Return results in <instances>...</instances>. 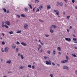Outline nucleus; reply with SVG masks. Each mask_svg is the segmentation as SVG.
<instances>
[{"mask_svg": "<svg viewBox=\"0 0 77 77\" xmlns=\"http://www.w3.org/2000/svg\"><path fill=\"white\" fill-rule=\"evenodd\" d=\"M54 12H56V14H57V15H59V14H60L59 13V11H58V10H54Z\"/></svg>", "mask_w": 77, "mask_h": 77, "instance_id": "nucleus-2", "label": "nucleus"}, {"mask_svg": "<svg viewBox=\"0 0 77 77\" xmlns=\"http://www.w3.org/2000/svg\"><path fill=\"white\" fill-rule=\"evenodd\" d=\"M53 54L54 55L56 54V51L55 50H54L53 51Z\"/></svg>", "mask_w": 77, "mask_h": 77, "instance_id": "nucleus-23", "label": "nucleus"}, {"mask_svg": "<svg viewBox=\"0 0 77 77\" xmlns=\"http://www.w3.org/2000/svg\"><path fill=\"white\" fill-rule=\"evenodd\" d=\"M5 27H6V28H7V29H9V26L6 25H5Z\"/></svg>", "mask_w": 77, "mask_h": 77, "instance_id": "nucleus-30", "label": "nucleus"}, {"mask_svg": "<svg viewBox=\"0 0 77 77\" xmlns=\"http://www.w3.org/2000/svg\"><path fill=\"white\" fill-rule=\"evenodd\" d=\"M2 27H5V24H4V22H2Z\"/></svg>", "mask_w": 77, "mask_h": 77, "instance_id": "nucleus-19", "label": "nucleus"}, {"mask_svg": "<svg viewBox=\"0 0 77 77\" xmlns=\"http://www.w3.org/2000/svg\"><path fill=\"white\" fill-rule=\"evenodd\" d=\"M5 23L6 24H7L8 26H10V22L9 21H5Z\"/></svg>", "mask_w": 77, "mask_h": 77, "instance_id": "nucleus-4", "label": "nucleus"}, {"mask_svg": "<svg viewBox=\"0 0 77 77\" xmlns=\"http://www.w3.org/2000/svg\"><path fill=\"white\" fill-rule=\"evenodd\" d=\"M75 9H77V6H75Z\"/></svg>", "mask_w": 77, "mask_h": 77, "instance_id": "nucleus-64", "label": "nucleus"}, {"mask_svg": "<svg viewBox=\"0 0 77 77\" xmlns=\"http://www.w3.org/2000/svg\"><path fill=\"white\" fill-rule=\"evenodd\" d=\"M2 44L3 45H5V42H2Z\"/></svg>", "mask_w": 77, "mask_h": 77, "instance_id": "nucleus-37", "label": "nucleus"}, {"mask_svg": "<svg viewBox=\"0 0 77 77\" xmlns=\"http://www.w3.org/2000/svg\"><path fill=\"white\" fill-rule=\"evenodd\" d=\"M39 11V9L38 8H37V9L36 10V12H37L38 11Z\"/></svg>", "mask_w": 77, "mask_h": 77, "instance_id": "nucleus-38", "label": "nucleus"}, {"mask_svg": "<svg viewBox=\"0 0 77 77\" xmlns=\"http://www.w3.org/2000/svg\"><path fill=\"white\" fill-rule=\"evenodd\" d=\"M75 74L77 75V70L75 71Z\"/></svg>", "mask_w": 77, "mask_h": 77, "instance_id": "nucleus-44", "label": "nucleus"}, {"mask_svg": "<svg viewBox=\"0 0 77 77\" xmlns=\"http://www.w3.org/2000/svg\"><path fill=\"white\" fill-rule=\"evenodd\" d=\"M45 62H46V65H51V63H50L48 61H46Z\"/></svg>", "mask_w": 77, "mask_h": 77, "instance_id": "nucleus-13", "label": "nucleus"}, {"mask_svg": "<svg viewBox=\"0 0 77 77\" xmlns=\"http://www.w3.org/2000/svg\"><path fill=\"white\" fill-rule=\"evenodd\" d=\"M57 50L59 51H61V48H60V47H58L57 48Z\"/></svg>", "mask_w": 77, "mask_h": 77, "instance_id": "nucleus-20", "label": "nucleus"}, {"mask_svg": "<svg viewBox=\"0 0 77 77\" xmlns=\"http://www.w3.org/2000/svg\"><path fill=\"white\" fill-rule=\"evenodd\" d=\"M52 64L53 65V66H54V65H55V64H54V63H52Z\"/></svg>", "mask_w": 77, "mask_h": 77, "instance_id": "nucleus-49", "label": "nucleus"}, {"mask_svg": "<svg viewBox=\"0 0 77 77\" xmlns=\"http://www.w3.org/2000/svg\"><path fill=\"white\" fill-rule=\"evenodd\" d=\"M47 9H51V6H50V5H47Z\"/></svg>", "mask_w": 77, "mask_h": 77, "instance_id": "nucleus-16", "label": "nucleus"}, {"mask_svg": "<svg viewBox=\"0 0 77 77\" xmlns=\"http://www.w3.org/2000/svg\"><path fill=\"white\" fill-rule=\"evenodd\" d=\"M20 55H21V54H20V53H19L18 54V56H20Z\"/></svg>", "mask_w": 77, "mask_h": 77, "instance_id": "nucleus-59", "label": "nucleus"}, {"mask_svg": "<svg viewBox=\"0 0 77 77\" xmlns=\"http://www.w3.org/2000/svg\"><path fill=\"white\" fill-rule=\"evenodd\" d=\"M44 59H47V57L46 56L44 57Z\"/></svg>", "mask_w": 77, "mask_h": 77, "instance_id": "nucleus-42", "label": "nucleus"}, {"mask_svg": "<svg viewBox=\"0 0 77 77\" xmlns=\"http://www.w3.org/2000/svg\"><path fill=\"white\" fill-rule=\"evenodd\" d=\"M49 63H51V60H49Z\"/></svg>", "mask_w": 77, "mask_h": 77, "instance_id": "nucleus-62", "label": "nucleus"}, {"mask_svg": "<svg viewBox=\"0 0 77 77\" xmlns=\"http://www.w3.org/2000/svg\"><path fill=\"white\" fill-rule=\"evenodd\" d=\"M67 31L68 32V33H69V30L68 29L67 30Z\"/></svg>", "mask_w": 77, "mask_h": 77, "instance_id": "nucleus-50", "label": "nucleus"}, {"mask_svg": "<svg viewBox=\"0 0 77 77\" xmlns=\"http://www.w3.org/2000/svg\"><path fill=\"white\" fill-rule=\"evenodd\" d=\"M41 6H40L39 7L40 10H42V8H44V6L42 4L40 5Z\"/></svg>", "mask_w": 77, "mask_h": 77, "instance_id": "nucleus-10", "label": "nucleus"}, {"mask_svg": "<svg viewBox=\"0 0 77 77\" xmlns=\"http://www.w3.org/2000/svg\"><path fill=\"white\" fill-rule=\"evenodd\" d=\"M72 3H75V0H72Z\"/></svg>", "mask_w": 77, "mask_h": 77, "instance_id": "nucleus-46", "label": "nucleus"}, {"mask_svg": "<svg viewBox=\"0 0 77 77\" xmlns=\"http://www.w3.org/2000/svg\"><path fill=\"white\" fill-rule=\"evenodd\" d=\"M25 11H27V8H25Z\"/></svg>", "mask_w": 77, "mask_h": 77, "instance_id": "nucleus-63", "label": "nucleus"}, {"mask_svg": "<svg viewBox=\"0 0 77 77\" xmlns=\"http://www.w3.org/2000/svg\"><path fill=\"white\" fill-rule=\"evenodd\" d=\"M68 62V60H63L61 61V63H66V62Z\"/></svg>", "mask_w": 77, "mask_h": 77, "instance_id": "nucleus-9", "label": "nucleus"}, {"mask_svg": "<svg viewBox=\"0 0 77 77\" xmlns=\"http://www.w3.org/2000/svg\"><path fill=\"white\" fill-rule=\"evenodd\" d=\"M50 32L51 33H53L54 32L53 31V30L52 29H51V28L50 27Z\"/></svg>", "mask_w": 77, "mask_h": 77, "instance_id": "nucleus-17", "label": "nucleus"}, {"mask_svg": "<svg viewBox=\"0 0 77 77\" xmlns=\"http://www.w3.org/2000/svg\"><path fill=\"white\" fill-rule=\"evenodd\" d=\"M47 52H48V54H50V53H51L50 51H47Z\"/></svg>", "mask_w": 77, "mask_h": 77, "instance_id": "nucleus-35", "label": "nucleus"}, {"mask_svg": "<svg viewBox=\"0 0 77 77\" xmlns=\"http://www.w3.org/2000/svg\"><path fill=\"white\" fill-rule=\"evenodd\" d=\"M25 68V67L24 66H20V69H24Z\"/></svg>", "mask_w": 77, "mask_h": 77, "instance_id": "nucleus-11", "label": "nucleus"}, {"mask_svg": "<svg viewBox=\"0 0 77 77\" xmlns=\"http://www.w3.org/2000/svg\"><path fill=\"white\" fill-rule=\"evenodd\" d=\"M50 27L51 28V29L54 28V30H55V29L57 28V26L55 25H52Z\"/></svg>", "mask_w": 77, "mask_h": 77, "instance_id": "nucleus-1", "label": "nucleus"}, {"mask_svg": "<svg viewBox=\"0 0 77 77\" xmlns=\"http://www.w3.org/2000/svg\"><path fill=\"white\" fill-rule=\"evenodd\" d=\"M41 47H42V46H41V45H39V48L38 49V51H39V50H40V49H41Z\"/></svg>", "mask_w": 77, "mask_h": 77, "instance_id": "nucleus-15", "label": "nucleus"}, {"mask_svg": "<svg viewBox=\"0 0 77 77\" xmlns=\"http://www.w3.org/2000/svg\"><path fill=\"white\" fill-rule=\"evenodd\" d=\"M2 9L3 11H4V12H6V9H5V8H3Z\"/></svg>", "mask_w": 77, "mask_h": 77, "instance_id": "nucleus-31", "label": "nucleus"}, {"mask_svg": "<svg viewBox=\"0 0 77 77\" xmlns=\"http://www.w3.org/2000/svg\"><path fill=\"white\" fill-rule=\"evenodd\" d=\"M65 40L67 41H68V42H70V41H71V39L70 38H65Z\"/></svg>", "mask_w": 77, "mask_h": 77, "instance_id": "nucleus-6", "label": "nucleus"}, {"mask_svg": "<svg viewBox=\"0 0 77 77\" xmlns=\"http://www.w3.org/2000/svg\"><path fill=\"white\" fill-rule=\"evenodd\" d=\"M16 51L17 52H18V48H16Z\"/></svg>", "mask_w": 77, "mask_h": 77, "instance_id": "nucleus-40", "label": "nucleus"}, {"mask_svg": "<svg viewBox=\"0 0 77 77\" xmlns=\"http://www.w3.org/2000/svg\"><path fill=\"white\" fill-rule=\"evenodd\" d=\"M30 7V8L31 9H32V6H31V5L30 4L28 5Z\"/></svg>", "mask_w": 77, "mask_h": 77, "instance_id": "nucleus-24", "label": "nucleus"}, {"mask_svg": "<svg viewBox=\"0 0 77 77\" xmlns=\"http://www.w3.org/2000/svg\"><path fill=\"white\" fill-rule=\"evenodd\" d=\"M45 36H46V37H48V36H49V35H45Z\"/></svg>", "mask_w": 77, "mask_h": 77, "instance_id": "nucleus-47", "label": "nucleus"}, {"mask_svg": "<svg viewBox=\"0 0 77 77\" xmlns=\"http://www.w3.org/2000/svg\"><path fill=\"white\" fill-rule=\"evenodd\" d=\"M11 47L13 49H15V48H16V46H15V45L14 44H12L11 45Z\"/></svg>", "mask_w": 77, "mask_h": 77, "instance_id": "nucleus-8", "label": "nucleus"}, {"mask_svg": "<svg viewBox=\"0 0 77 77\" xmlns=\"http://www.w3.org/2000/svg\"><path fill=\"white\" fill-rule=\"evenodd\" d=\"M77 38H74L73 39V41H77Z\"/></svg>", "mask_w": 77, "mask_h": 77, "instance_id": "nucleus-29", "label": "nucleus"}, {"mask_svg": "<svg viewBox=\"0 0 77 77\" xmlns=\"http://www.w3.org/2000/svg\"><path fill=\"white\" fill-rule=\"evenodd\" d=\"M70 17V16H68L67 17V19L68 20H69V17Z\"/></svg>", "mask_w": 77, "mask_h": 77, "instance_id": "nucleus-32", "label": "nucleus"}, {"mask_svg": "<svg viewBox=\"0 0 77 77\" xmlns=\"http://www.w3.org/2000/svg\"><path fill=\"white\" fill-rule=\"evenodd\" d=\"M20 57L21 59H24V57H23V56L22 55H20Z\"/></svg>", "mask_w": 77, "mask_h": 77, "instance_id": "nucleus-26", "label": "nucleus"}, {"mask_svg": "<svg viewBox=\"0 0 77 77\" xmlns=\"http://www.w3.org/2000/svg\"><path fill=\"white\" fill-rule=\"evenodd\" d=\"M74 43H75V44H76L77 43V40L75 41V42H74Z\"/></svg>", "mask_w": 77, "mask_h": 77, "instance_id": "nucleus-52", "label": "nucleus"}, {"mask_svg": "<svg viewBox=\"0 0 77 77\" xmlns=\"http://www.w3.org/2000/svg\"><path fill=\"white\" fill-rule=\"evenodd\" d=\"M57 5H59L60 4V3L59 2H57Z\"/></svg>", "mask_w": 77, "mask_h": 77, "instance_id": "nucleus-61", "label": "nucleus"}, {"mask_svg": "<svg viewBox=\"0 0 77 77\" xmlns=\"http://www.w3.org/2000/svg\"><path fill=\"white\" fill-rule=\"evenodd\" d=\"M40 44L42 45H44L43 44V43H42V42H40Z\"/></svg>", "mask_w": 77, "mask_h": 77, "instance_id": "nucleus-57", "label": "nucleus"}, {"mask_svg": "<svg viewBox=\"0 0 77 77\" xmlns=\"http://www.w3.org/2000/svg\"><path fill=\"white\" fill-rule=\"evenodd\" d=\"M63 69H66L67 70H69V68L66 66H64L63 67Z\"/></svg>", "mask_w": 77, "mask_h": 77, "instance_id": "nucleus-7", "label": "nucleus"}, {"mask_svg": "<svg viewBox=\"0 0 77 77\" xmlns=\"http://www.w3.org/2000/svg\"><path fill=\"white\" fill-rule=\"evenodd\" d=\"M1 62H3V59H2L1 58Z\"/></svg>", "mask_w": 77, "mask_h": 77, "instance_id": "nucleus-51", "label": "nucleus"}, {"mask_svg": "<svg viewBox=\"0 0 77 77\" xmlns=\"http://www.w3.org/2000/svg\"><path fill=\"white\" fill-rule=\"evenodd\" d=\"M17 17H18V18H20V16L18 15H17Z\"/></svg>", "mask_w": 77, "mask_h": 77, "instance_id": "nucleus-45", "label": "nucleus"}, {"mask_svg": "<svg viewBox=\"0 0 77 77\" xmlns=\"http://www.w3.org/2000/svg\"><path fill=\"white\" fill-rule=\"evenodd\" d=\"M9 33L10 34H13V31H11L10 32H9Z\"/></svg>", "mask_w": 77, "mask_h": 77, "instance_id": "nucleus-33", "label": "nucleus"}, {"mask_svg": "<svg viewBox=\"0 0 77 77\" xmlns=\"http://www.w3.org/2000/svg\"><path fill=\"white\" fill-rule=\"evenodd\" d=\"M21 44L23 45V46H26V44L25 43H24L23 42H22L21 43Z\"/></svg>", "mask_w": 77, "mask_h": 77, "instance_id": "nucleus-14", "label": "nucleus"}, {"mask_svg": "<svg viewBox=\"0 0 77 77\" xmlns=\"http://www.w3.org/2000/svg\"><path fill=\"white\" fill-rule=\"evenodd\" d=\"M50 76H51V77H53V75L52 74H51L50 75Z\"/></svg>", "mask_w": 77, "mask_h": 77, "instance_id": "nucleus-58", "label": "nucleus"}, {"mask_svg": "<svg viewBox=\"0 0 77 77\" xmlns=\"http://www.w3.org/2000/svg\"><path fill=\"white\" fill-rule=\"evenodd\" d=\"M8 50H9V48H8V47H5V48L4 49V51L5 52H6V53H8Z\"/></svg>", "mask_w": 77, "mask_h": 77, "instance_id": "nucleus-5", "label": "nucleus"}, {"mask_svg": "<svg viewBox=\"0 0 77 77\" xmlns=\"http://www.w3.org/2000/svg\"><path fill=\"white\" fill-rule=\"evenodd\" d=\"M9 11L7 10L6 12V13H7V14H8V13H9Z\"/></svg>", "mask_w": 77, "mask_h": 77, "instance_id": "nucleus-43", "label": "nucleus"}, {"mask_svg": "<svg viewBox=\"0 0 77 77\" xmlns=\"http://www.w3.org/2000/svg\"><path fill=\"white\" fill-rule=\"evenodd\" d=\"M1 50L2 53H4V52H5V51H4V50H3V49L2 48L1 49Z\"/></svg>", "mask_w": 77, "mask_h": 77, "instance_id": "nucleus-39", "label": "nucleus"}, {"mask_svg": "<svg viewBox=\"0 0 77 77\" xmlns=\"http://www.w3.org/2000/svg\"><path fill=\"white\" fill-rule=\"evenodd\" d=\"M24 27L25 29H28V24H25L24 26Z\"/></svg>", "mask_w": 77, "mask_h": 77, "instance_id": "nucleus-3", "label": "nucleus"}, {"mask_svg": "<svg viewBox=\"0 0 77 77\" xmlns=\"http://www.w3.org/2000/svg\"><path fill=\"white\" fill-rule=\"evenodd\" d=\"M35 8H36V7L34 8H33V9L32 10L33 11H35Z\"/></svg>", "mask_w": 77, "mask_h": 77, "instance_id": "nucleus-53", "label": "nucleus"}, {"mask_svg": "<svg viewBox=\"0 0 77 77\" xmlns=\"http://www.w3.org/2000/svg\"><path fill=\"white\" fill-rule=\"evenodd\" d=\"M17 33H21V30L17 32Z\"/></svg>", "mask_w": 77, "mask_h": 77, "instance_id": "nucleus-28", "label": "nucleus"}, {"mask_svg": "<svg viewBox=\"0 0 77 77\" xmlns=\"http://www.w3.org/2000/svg\"><path fill=\"white\" fill-rule=\"evenodd\" d=\"M58 53L59 54H60V55H61V53L60 52H59Z\"/></svg>", "mask_w": 77, "mask_h": 77, "instance_id": "nucleus-55", "label": "nucleus"}, {"mask_svg": "<svg viewBox=\"0 0 77 77\" xmlns=\"http://www.w3.org/2000/svg\"><path fill=\"white\" fill-rule=\"evenodd\" d=\"M60 6H63V3L62 2H60V4H59Z\"/></svg>", "mask_w": 77, "mask_h": 77, "instance_id": "nucleus-21", "label": "nucleus"}, {"mask_svg": "<svg viewBox=\"0 0 77 77\" xmlns=\"http://www.w3.org/2000/svg\"><path fill=\"white\" fill-rule=\"evenodd\" d=\"M7 63H9V64H11V60H8L7 61Z\"/></svg>", "mask_w": 77, "mask_h": 77, "instance_id": "nucleus-12", "label": "nucleus"}, {"mask_svg": "<svg viewBox=\"0 0 77 77\" xmlns=\"http://www.w3.org/2000/svg\"><path fill=\"white\" fill-rule=\"evenodd\" d=\"M21 17H24V18H26V15H24V14H22L20 15Z\"/></svg>", "mask_w": 77, "mask_h": 77, "instance_id": "nucleus-18", "label": "nucleus"}, {"mask_svg": "<svg viewBox=\"0 0 77 77\" xmlns=\"http://www.w3.org/2000/svg\"><path fill=\"white\" fill-rule=\"evenodd\" d=\"M74 48L76 50H77V47H74Z\"/></svg>", "mask_w": 77, "mask_h": 77, "instance_id": "nucleus-54", "label": "nucleus"}, {"mask_svg": "<svg viewBox=\"0 0 77 77\" xmlns=\"http://www.w3.org/2000/svg\"><path fill=\"white\" fill-rule=\"evenodd\" d=\"M57 66H60V64H57Z\"/></svg>", "mask_w": 77, "mask_h": 77, "instance_id": "nucleus-60", "label": "nucleus"}, {"mask_svg": "<svg viewBox=\"0 0 77 77\" xmlns=\"http://www.w3.org/2000/svg\"><path fill=\"white\" fill-rule=\"evenodd\" d=\"M69 29H72V26H70Z\"/></svg>", "mask_w": 77, "mask_h": 77, "instance_id": "nucleus-56", "label": "nucleus"}, {"mask_svg": "<svg viewBox=\"0 0 77 77\" xmlns=\"http://www.w3.org/2000/svg\"><path fill=\"white\" fill-rule=\"evenodd\" d=\"M39 22H40L41 23H43V22H44V21H43V20H42L41 19H39Z\"/></svg>", "mask_w": 77, "mask_h": 77, "instance_id": "nucleus-27", "label": "nucleus"}, {"mask_svg": "<svg viewBox=\"0 0 77 77\" xmlns=\"http://www.w3.org/2000/svg\"><path fill=\"white\" fill-rule=\"evenodd\" d=\"M32 69H34V68H35V66H32Z\"/></svg>", "mask_w": 77, "mask_h": 77, "instance_id": "nucleus-48", "label": "nucleus"}, {"mask_svg": "<svg viewBox=\"0 0 77 77\" xmlns=\"http://www.w3.org/2000/svg\"><path fill=\"white\" fill-rule=\"evenodd\" d=\"M42 51H43V50H42V49H41V50L40 51L39 53H42Z\"/></svg>", "mask_w": 77, "mask_h": 77, "instance_id": "nucleus-41", "label": "nucleus"}, {"mask_svg": "<svg viewBox=\"0 0 77 77\" xmlns=\"http://www.w3.org/2000/svg\"><path fill=\"white\" fill-rule=\"evenodd\" d=\"M66 59L67 60H68L69 59V58L68 57V56H66Z\"/></svg>", "mask_w": 77, "mask_h": 77, "instance_id": "nucleus-34", "label": "nucleus"}, {"mask_svg": "<svg viewBox=\"0 0 77 77\" xmlns=\"http://www.w3.org/2000/svg\"><path fill=\"white\" fill-rule=\"evenodd\" d=\"M28 68H32V65H29L28 66Z\"/></svg>", "mask_w": 77, "mask_h": 77, "instance_id": "nucleus-22", "label": "nucleus"}, {"mask_svg": "<svg viewBox=\"0 0 77 77\" xmlns=\"http://www.w3.org/2000/svg\"><path fill=\"white\" fill-rule=\"evenodd\" d=\"M72 56H73L75 57H77V56L75 54H72Z\"/></svg>", "mask_w": 77, "mask_h": 77, "instance_id": "nucleus-25", "label": "nucleus"}, {"mask_svg": "<svg viewBox=\"0 0 77 77\" xmlns=\"http://www.w3.org/2000/svg\"><path fill=\"white\" fill-rule=\"evenodd\" d=\"M16 44L17 45H19L20 44V42H17L16 43Z\"/></svg>", "mask_w": 77, "mask_h": 77, "instance_id": "nucleus-36", "label": "nucleus"}]
</instances>
